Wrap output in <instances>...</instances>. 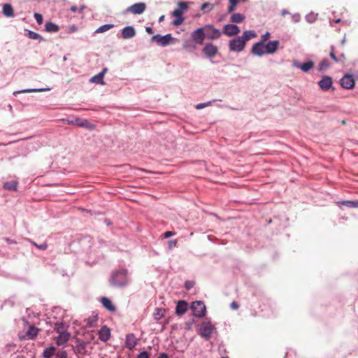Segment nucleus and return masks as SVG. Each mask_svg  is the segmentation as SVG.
<instances>
[{
	"label": "nucleus",
	"instance_id": "nucleus-1",
	"mask_svg": "<svg viewBox=\"0 0 358 358\" xmlns=\"http://www.w3.org/2000/svg\"><path fill=\"white\" fill-rule=\"evenodd\" d=\"M257 37V34L254 31H245L241 36H236L229 42V48L232 52H241L245 49L246 43L250 40Z\"/></svg>",
	"mask_w": 358,
	"mask_h": 358
},
{
	"label": "nucleus",
	"instance_id": "nucleus-2",
	"mask_svg": "<svg viewBox=\"0 0 358 358\" xmlns=\"http://www.w3.org/2000/svg\"><path fill=\"white\" fill-rule=\"evenodd\" d=\"M128 271L126 269H120L113 272L110 279V283L115 287H124L128 284Z\"/></svg>",
	"mask_w": 358,
	"mask_h": 358
},
{
	"label": "nucleus",
	"instance_id": "nucleus-3",
	"mask_svg": "<svg viewBox=\"0 0 358 358\" xmlns=\"http://www.w3.org/2000/svg\"><path fill=\"white\" fill-rule=\"evenodd\" d=\"M192 4V2H178L177 8L172 12V16L174 17L173 22H183L185 20L183 14L188 10Z\"/></svg>",
	"mask_w": 358,
	"mask_h": 358
},
{
	"label": "nucleus",
	"instance_id": "nucleus-4",
	"mask_svg": "<svg viewBox=\"0 0 358 358\" xmlns=\"http://www.w3.org/2000/svg\"><path fill=\"white\" fill-rule=\"evenodd\" d=\"M152 42H155L159 46L164 47L170 44L176 43L178 40L172 37L171 34H168L164 36L159 34L154 35L151 38Z\"/></svg>",
	"mask_w": 358,
	"mask_h": 358
},
{
	"label": "nucleus",
	"instance_id": "nucleus-5",
	"mask_svg": "<svg viewBox=\"0 0 358 358\" xmlns=\"http://www.w3.org/2000/svg\"><path fill=\"white\" fill-rule=\"evenodd\" d=\"M191 308L192 310L193 315L196 317H201L204 316L206 313V306L200 301H194L192 303Z\"/></svg>",
	"mask_w": 358,
	"mask_h": 358
},
{
	"label": "nucleus",
	"instance_id": "nucleus-6",
	"mask_svg": "<svg viewBox=\"0 0 358 358\" xmlns=\"http://www.w3.org/2000/svg\"><path fill=\"white\" fill-rule=\"evenodd\" d=\"M88 342L83 341L79 338L76 340V345L73 346V351L76 354L85 355L87 354V345Z\"/></svg>",
	"mask_w": 358,
	"mask_h": 358
},
{
	"label": "nucleus",
	"instance_id": "nucleus-7",
	"mask_svg": "<svg viewBox=\"0 0 358 358\" xmlns=\"http://www.w3.org/2000/svg\"><path fill=\"white\" fill-rule=\"evenodd\" d=\"M213 325L210 322H203L200 328L201 336L205 338H209L213 331Z\"/></svg>",
	"mask_w": 358,
	"mask_h": 358
},
{
	"label": "nucleus",
	"instance_id": "nucleus-8",
	"mask_svg": "<svg viewBox=\"0 0 358 358\" xmlns=\"http://www.w3.org/2000/svg\"><path fill=\"white\" fill-rule=\"evenodd\" d=\"M192 39L195 44L201 45L205 38L203 28H199L192 33Z\"/></svg>",
	"mask_w": 358,
	"mask_h": 358
},
{
	"label": "nucleus",
	"instance_id": "nucleus-9",
	"mask_svg": "<svg viewBox=\"0 0 358 358\" xmlns=\"http://www.w3.org/2000/svg\"><path fill=\"white\" fill-rule=\"evenodd\" d=\"M205 37L210 39L218 38L221 36L220 30L213 28L212 26H206L203 28Z\"/></svg>",
	"mask_w": 358,
	"mask_h": 358
},
{
	"label": "nucleus",
	"instance_id": "nucleus-10",
	"mask_svg": "<svg viewBox=\"0 0 358 358\" xmlns=\"http://www.w3.org/2000/svg\"><path fill=\"white\" fill-rule=\"evenodd\" d=\"M333 85V80L331 77L328 76H324L322 78V79L318 82V85L322 91L327 92L328 91Z\"/></svg>",
	"mask_w": 358,
	"mask_h": 358
},
{
	"label": "nucleus",
	"instance_id": "nucleus-11",
	"mask_svg": "<svg viewBox=\"0 0 358 358\" xmlns=\"http://www.w3.org/2000/svg\"><path fill=\"white\" fill-rule=\"evenodd\" d=\"M341 86L347 90L352 89L355 86V80L352 76L346 74L341 79Z\"/></svg>",
	"mask_w": 358,
	"mask_h": 358
},
{
	"label": "nucleus",
	"instance_id": "nucleus-12",
	"mask_svg": "<svg viewBox=\"0 0 358 358\" xmlns=\"http://www.w3.org/2000/svg\"><path fill=\"white\" fill-rule=\"evenodd\" d=\"M146 5L145 3H136L129 8H127V11L133 14H141L145 10Z\"/></svg>",
	"mask_w": 358,
	"mask_h": 358
},
{
	"label": "nucleus",
	"instance_id": "nucleus-13",
	"mask_svg": "<svg viewBox=\"0 0 358 358\" xmlns=\"http://www.w3.org/2000/svg\"><path fill=\"white\" fill-rule=\"evenodd\" d=\"M240 32V29L235 24H227L223 29V34L228 36H235Z\"/></svg>",
	"mask_w": 358,
	"mask_h": 358
},
{
	"label": "nucleus",
	"instance_id": "nucleus-14",
	"mask_svg": "<svg viewBox=\"0 0 358 358\" xmlns=\"http://www.w3.org/2000/svg\"><path fill=\"white\" fill-rule=\"evenodd\" d=\"M265 45L262 42H258L255 43L251 49V53L257 56H262L266 54Z\"/></svg>",
	"mask_w": 358,
	"mask_h": 358
},
{
	"label": "nucleus",
	"instance_id": "nucleus-15",
	"mask_svg": "<svg viewBox=\"0 0 358 358\" xmlns=\"http://www.w3.org/2000/svg\"><path fill=\"white\" fill-rule=\"evenodd\" d=\"M203 51L206 57L209 58L214 57L217 52V48L212 43H207L205 45Z\"/></svg>",
	"mask_w": 358,
	"mask_h": 358
},
{
	"label": "nucleus",
	"instance_id": "nucleus-16",
	"mask_svg": "<svg viewBox=\"0 0 358 358\" xmlns=\"http://www.w3.org/2000/svg\"><path fill=\"white\" fill-rule=\"evenodd\" d=\"M86 9L87 7L84 5H80L79 6H72L69 9V12L73 13L75 14L73 17H77L78 20H82L83 18V12Z\"/></svg>",
	"mask_w": 358,
	"mask_h": 358
},
{
	"label": "nucleus",
	"instance_id": "nucleus-17",
	"mask_svg": "<svg viewBox=\"0 0 358 358\" xmlns=\"http://www.w3.org/2000/svg\"><path fill=\"white\" fill-rule=\"evenodd\" d=\"M70 336V334L67 331L60 333L58 336L55 338V342L57 345H63L69 341Z\"/></svg>",
	"mask_w": 358,
	"mask_h": 358
},
{
	"label": "nucleus",
	"instance_id": "nucleus-18",
	"mask_svg": "<svg viewBox=\"0 0 358 358\" xmlns=\"http://www.w3.org/2000/svg\"><path fill=\"white\" fill-rule=\"evenodd\" d=\"M279 45V41H269L265 45V51L266 54H273L275 52V51L278 49V47Z\"/></svg>",
	"mask_w": 358,
	"mask_h": 358
},
{
	"label": "nucleus",
	"instance_id": "nucleus-19",
	"mask_svg": "<svg viewBox=\"0 0 358 358\" xmlns=\"http://www.w3.org/2000/svg\"><path fill=\"white\" fill-rule=\"evenodd\" d=\"M110 337V329L104 326L101 328L99 331V338L103 342H106L109 340Z\"/></svg>",
	"mask_w": 358,
	"mask_h": 358
},
{
	"label": "nucleus",
	"instance_id": "nucleus-20",
	"mask_svg": "<svg viewBox=\"0 0 358 358\" xmlns=\"http://www.w3.org/2000/svg\"><path fill=\"white\" fill-rule=\"evenodd\" d=\"M106 71H107V69L104 68L99 73H98L97 75L92 77L90 78V82L91 83H96V84L103 85L104 84V81H103V78L105 73H106Z\"/></svg>",
	"mask_w": 358,
	"mask_h": 358
},
{
	"label": "nucleus",
	"instance_id": "nucleus-21",
	"mask_svg": "<svg viewBox=\"0 0 358 358\" xmlns=\"http://www.w3.org/2000/svg\"><path fill=\"white\" fill-rule=\"evenodd\" d=\"M187 310V303L185 301H179L176 307V313L178 315H183Z\"/></svg>",
	"mask_w": 358,
	"mask_h": 358
},
{
	"label": "nucleus",
	"instance_id": "nucleus-22",
	"mask_svg": "<svg viewBox=\"0 0 358 358\" xmlns=\"http://www.w3.org/2000/svg\"><path fill=\"white\" fill-rule=\"evenodd\" d=\"M137 343V340L135 336L133 334H128L126 338V347L131 350L133 349Z\"/></svg>",
	"mask_w": 358,
	"mask_h": 358
},
{
	"label": "nucleus",
	"instance_id": "nucleus-23",
	"mask_svg": "<svg viewBox=\"0 0 358 358\" xmlns=\"http://www.w3.org/2000/svg\"><path fill=\"white\" fill-rule=\"evenodd\" d=\"M122 35V38L125 39L131 38L135 35V30L133 27H126L123 29Z\"/></svg>",
	"mask_w": 358,
	"mask_h": 358
},
{
	"label": "nucleus",
	"instance_id": "nucleus-24",
	"mask_svg": "<svg viewBox=\"0 0 358 358\" xmlns=\"http://www.w3.org/2000/svg\"><path fill=\"white\" fill-rule=\"evenodd\" d=\"M101 301V303L103 306V307L105 308H106L107 310L112 311V312L115 310V307L113 304V303L110 299H108L107 297H102Z\"/></svg>",
	"mask_w": 358,
	"mask_h": 358
},
{
	"label": "nucleus",
	"instance_id": "nucleus-25",
	"mask_svg": "<svg viewBox=\"0 0 358 358\" xmlns=\"http://www.w3.org/2000/svg\"><path fill=\"white\" fill-rule=\"evenodd\" d=\"M38 331L39 329L38 328L31 325L27 331L26 336L28 339H34L37 336Z\"/></svg>",
	"mask_w": 358,
	"mask_h": 358
},
{
	"label": "nucleus",
	"instance_id": "nucleus-26",
	"mask_svg": "<svg viewBox=\"0 0 358 358\" xmlns=\"http://www.w3.org/2000/svg\"><path fill=\"white\" fill-rule=\"evenodd\" d=\"M3 14L6 17H12L14 15V11L12 6L9 3H5L2 9Z\"/></svg>",
	"mask_w": 358,
	"mask_h": 358
},
{
	"label": "nucleus",
	"instance_id": "nucleus-27",
	"mask_svg": "<svg viewBox=\"0 0 358 358\" xmlns=\"http://www.w3.org/2000/svg\"><path fill=\"white\" fill-rule=\"evenodd\" d=\"M98 320L97 315H92L85 320L87 327L91 328L96 326Z\"/></svg>",
	"mask_w": 358,
	"mask_h": 358
},
{
	"label": "nucleus",
	"instance_id": "nucleus-28",
	"mask_svg": "<svg viewBox=\"0 0 358 358\" xmlns=\"http://www.w3.org/2000/svg\"><path fill=\"white\" fill-rule=\"evenodd\" d=\"M315 66V63L312 60H309L305 63H303L301 66H300V69L303 72H308L311 69H313Z\"/></svg>",
	"mask_w": 358,
	"mask_h": 358
},
{
	"label": "nucleus",
	"instance_id": "nucleus-29",
	"mask_svg": "<svg viewBox=\"0 0 358 358\" xmlns=\"http://www.w3.org/2000/svg\"><path fill=\"white\" fill-rule=\"evenodd\" d=\"M166 313V309L164 308H156L153 314L154 319L157 321L159 320L164 317Z\"/></svg>",
	"mask_w": 358,
	"mask_h": 358
},
{
	"label": "nucleus",
	"instance_id": "nucleus-30",
	"mask_svg": "<svg viewBox=\"0 0 358 358\" xmlns=\"http://www.w3.org/2000/svg\"><path fill=\"white\" fill-rule=\"evenodd\" d=\"M18 182L15 180L6 182L3 184V188L8 190H16Z\"/></svg>",
	"mask_w": 358,
	"mask_h": 358
},
{
	"label": "nucleus",
	"instance_id": "nucleus-31",
	"mask_svg": "<svg viewBox=\"0 0 358 358\" xmlns=\"http://www.w3.org/2000/svg\"><path fill=\"white\" fill-rule=\"evenodd\" d=\"M67 326L63 322H56L55 324V330L58 333H63L67 331Z\"/></svg>",
	"mask_w": 358,
	"mask_h": 358
},
{
	"label": "nucleus",
	"instance_id": "nucleus-32",
	"mask_svg": "<svg viewBox=\"0 0 358 358\" xmlns=\"http://www.w3.org/2000/svg\"><path fill=\"white\" fill-rule=\"evenodd\" d=\"M56 348L54 346H51L44 350L43 357L44 358H52L55 355Z\"/></svg>",
	"mask_w": 358,
	"mask_h": 358
},
{
	"label": "nucleus",
	"instance_id": "nucleus-33",
	"mask_svg": "<svg viewBox=\"0 0 358 358\" xmlns=\"http://www.w3.org/2000/svg\"><path fill=\"white\" fill-rule=\"evenodd\" d=\"M245 18V15L241 13H234L231 16V22H242Z\"/></svg>",
	"mask_w": 358,
	"mask_h": 358
},
{
	"label": "nucleus",
	"instance_id": "nucleus-34",
	"mask_svg": "<svg viewBox=\"0 0 358 358\" xmlns=\"http://www.w3.org/2000/svg\"><path fill=\"white\" fill-rule=\"evenodd\" d=\"M182 47L185 50H186L189 52H192V51L195 50L196 48L194 43L193 41H185L183 43Z\"/></svg>",
	"mask_w": 358,
	"mask_h": 358
},
{
	"label": "nucleus",
	"instance_id": "nucleus-35",
	"mask_svg": "<svg viewBox=\"0 0 358 358\" xmlns=\"http://www.w3.org/2000/svg\"><path fill=\"white\" fill-rule=\"evenodd\" d=\"M341 204L349 208H358V200L357 201H343L340 203Z\"/></svg>",
	"mask_w": 358,
	"mask_h": 358
},
{
	"label": "nucleus",
	"instance_id": "nucleus-36",
	"mask_svg": "<svg viewBox=\"0 0 358 358\" xmlns=\"http://www.w3.org/2000/svg\"><path fill=\"white\" fill-rule=\"evenodd\" d=\"M330 66L329 62L327 59H324L322 61H321L318 65V71H323L326 70L327 68H329Z\"/></svg>",
	"mask_w": 358,
	"mask_h": 358
},
{
	"label": "nucleus",
	"instance_id": "nucleus-37",
	"mask_svg": "<svg viewBox=\"0 0 358 358\" xmlns=\"http://www.w3.org/2000/svg\"><path fill=\"white\" fill-rule=\"evenodd\" d=\"M45 30L49 32H56L59 30L57 24H45Z\"/></svg>",
	"mask_w": 358,
	"mask_h": 358
},
{
	"label": "nucleus",
	"instance_id": "nucleus-38",
	"mask_svg": "<svg viewBox=\"0 0 358 358\" xmlns=\"http://www.w3.org/2000/svg\"><path fill=\"white\" fill-rule=\"evenodd\" d=\"M113 27V24H105L103 26L100 27L96 29V32L97 33H103L105 32Z\"/></svg>",
	"mask_w": 358,
	"mask_h": 358
},
{
	"label": "nucleus",
	"instance_id": "nucleus-39",
	"mask_svg": "<svg viewBox=\"0 0 358 358\" xmlns=\"http://www.w3.org/2000/svg\"><path fill=\"white\" fill-rule=\"evenodd\" d=\"M76 124L81 127H89L90 123L87 120L76 119Z\"/></svg>",
	"mask_w": 358,
	"mask_h": 358
},
{
	"label": "nucleus",
	"instance_id": "nucleus-40",
	"mask_svg": "<svg viewBox=\"0 0 358 358\" xmlns=\"http://www.w3.org/2000/svg\"><path fill=\"white\" fill-rule=\"evenodd\" d=\"M239 1L240 0H229V3H230V6L228 8L229 13H231L235 10L236 6L238 4V3L239 2Z\"/></svg>",
	"mask_w": 358,
	"mask_h": 358
},
{
	"label": "nucleus",
	"instance_id": "nucleus-41",
	"mask_svg": "<svg viewBox=\"0 0 358 358\" xmlns=\"http://www.w3.org/2000/svg\"><path fill=\"white\" fill-rule=\"evenodd\" d=\"M212 8H213V6L210 3H203L201 5L200 10L203 12H206V11L210 10L212 9Z\"/></svg>",
	"mask_w": 358,
	"mask_h": 358
},
{
	"label": "nucleus",
	"instance_id": "nucleus-42",
	"mask_svg": "<svg viewBox=\"0 0 358 358\" xmlns=\"http://www.w3.org/2000/svg\"><path fill=\"white\" fill-rule=\"evenodd\" d=\"M28 36L31 39H38L41 38V36L31 31H28L27 33Z\"/></svg>",
	"mask_w": 358,
	"mask_h": 358
},
{
	"label": "nucleus",
	"instance_id": "nucleus-43",
	"mask_svg": "<svg viewBox=\"0 0 358 358\" xmlns=\"http://www.w3.org/2000/svg\"><path fill=\"white\" fill-rule=\"evenodd\" d=\"M317 14H314V13H310L309 15H307L306 18H307V21L308 22H311L312 21H315L317 20Z\"/></svg>",
	"mask_w": 358,
	"mask_h": 358
},
{
	"label": "nucleus",
	"instance_id": "nucleus-44",
	"mask_svg": "<svg viewBox=\"0 0 358 358\" xmlns=\"http://www.w3.org/2000/svg\"><path fill=\"white\" fill-rule=\"evenodd\" d=\"M33 244H34V245L37 248H38V249H40V250H46V249H47V248H48V245H47V243H42V244L38 245V244L36 243L35 242H33Z\"/></svg>",
	"mask_w": 358,
	"mask_h": 358
},
{
	"label": "nucleus",
	"instance_id": "nucleus-45",
	"mask_svg": "<svg viewBox=\"0 0 358 358\" xmlns=\"http://www.w3.org/2000/svg\"><path fill=\"white\" fill-rule=\"evenodd\" d=\"M270 38V33L266 32L264 34L261 36V41L264 43Z\"/></svg>",
	"mask_w": 358,
	"mask_h": 358
},
{
	"label": "nucleus",
	"instance_id": "nucleus-46",
	"mask_svg": "<svg viewBox=\"0 0 358 358\" xmlns=\"http://www.w3.org/2000/svg\"><path fill=\"white\" fill-rule=\"evenodd\" d=\"M57 358H67V352L65 350H62L57 353Z\"/></svg>",
	"mask_w": 358,
	"mask_h": 358
},
{
	"label": "nucleus",
	"instance_id": "nucleus-47",
	"mask_svg": "<svg viewBox=\"0 0 358 358\" xmlns=\"http://www.w3.org/2000/svg\"><path fill=\"white\" fill-rule=\"evenodd\" d=\"M194 285V282L192 281H186L185 283V287L186 289L189 290L192 289Z\"/></svg>",
	"mask_w": 358,
	"mask_h": 358
},
{
	"label": "nucleus",
	"instance_id": "nucleus-48",
	"mask_svg": "<svg viewBox=\"0 0 358 358\" xmlns=\"http://www.w3.org/2000/svg\"><path fill=\"white\" fill-rule=\"evenodd\" d=\"M44 91L43 89H31V90H24L20 91V93H28V92H43Z\"/></svg>",
	"mask_w": 358,
	"mask_h": 358
},
{
	"label": "nucleus",
	"instance_id": "nucleus-49",
	"mask_svg": "<svg viewBox=\"0 0 358 358\" xmlns=\"http://www.w3.org/2000/svg\"><path fill=\"white\" fill-rule=\"evenodd\" d=\"M330 55V57L335 62H338V57L336 56L335 53H334V47H331V51L329 54Z\"/></svg>",
	"mask_w": 358,
	"mask_h": 358
},
{
	"label": "nucleus",
	"instance_id": "nucleus-50",
	"mask_svg": "<svg viewBox=\"0 0 358 358\" xmlns=\"http://www.w3.org/2000/svg\"><path fill=\"white\" fill-rule=\"evenodd\" d=\"M34 18L36 20L37 22H43V16L40 13H36L34 14Z\"/></svg>",
	"mask_w": 358,
	"mask_h": 358
},
{
	"label": "nucleus",
	"instance_id": "nucleus-51",
	"mask_svg": "<svg viewBox=\"0 0 358 358\" xmlns=\"http://www.w3.org/2000/svg\"><path fill=\"white\" fill-rule=\"evenodd\" d=\"M210 104V102H208V103H199V104H197L196 106V109H202L203 108H205L206 106H208Z\"/></svg>",
	"mask_w": 358,
	"mask_h": 358
},
{
	"label": "nucleus",
	"instance_id": "nucleus-52",
	"mask_svg": "<svg viewBox=\"0 0 358 358\" xmlns=\"http://www.w3.org/2000/svg\"><path fill=\"white\" fill-rule=\"evenodd\" d=\"M175 234H176V233L168 231L164 234V238H168L172 236H174Z\"/></svg>",
	"mask_w": 358,
	"mask_h": 358
},
{
	"label": "nucleus",
	"instance_id": "nucleus-53",
	"mask_svg": "<svg viewBox=\"0 0 358 358\" xmlns=\"http://www.w3.org/2000/svg\"><path fill=\"white\" fill-rule=\"evenodd\" d=\"M138 358H149V355L147 352H142L139 354Z\"/></svg>",
	"mask_w": 358,
	"mask_h": 358
},
{
	"label": "nucleus",
	"instance_id": "nucleus-54",
	"mask_svg": "<svg viewBox=\"0 0 358 358\" xmlns=\"http://www.w3.org/2000/svg\"><path fill=\"white\" fill-rule=\"evenodd\" d=\"M177 245V241L176 240H172L169 241V248H172L173 247H176Z\"/></svg>",
	"mask_w": 358,
	"mask_h": 358
},
{
	"label": "nucleus",
	"instance_id": "nucleus-55",
	"mask_svg": "<svg viewBox=\"0 0 358 358\" xmlns=\"http://www.w3.org/2000/svg\"><path fill=\"white\" fill-rule=\"evenodd\" d=\"M231 308L234 310H236L238 308V304L236 301H233L231 305Z\"/></svg>",
	"mask_w": 358,
	"mask_h": 358
},
{
	"label": "nucleus",
	"instance_id": "nucleus-56",
	"mask_svg": "<svg viewBox=\"0 0 358 358\" xmlns=\"http://www.w3.org/2000/svg\"><path fill=\"white\" fill-rule=\"evenodd\" d=\"M300 20V16L299 15H294L292 16V20L294 22H298Z\"/></svg>",
	"mask_w": 358,
	"mask_h": 358
},
{
	"label": "nucleus",
	"instance_id": "nucleus-57",
	"mask_svg": "<svg viewBox=\"0 0 358 358\" xmlns=\"http://www.w3.org/2000/svg\"><path fill=\"white\" fill-rule=\"evenodd\" d=\"M293 65L298 69H300V66H301V64H300L298 62L296 61L293 62Z\"/></svg>",
	"mask_w": 358,
	"mask_h": 358
},
{
	"label": "nucleus",
	"instance_id": "nucleus-58",
	"mask_svg": "<svg viewBox=\"0 0 358 358\" xmlns=\"http://www.w3.org/2000/svg\"><path fill=\"white\" fill-rule=\"evenodd\" d=\"M158 358H169L167 355L165 353L161 354Z\"/></svg>",
	"mask_w": 358,
	"mask_h": 358
},
{
	"label": "nucleus",
	"instance_id": "nucleus-59",
	"mask_svg": "<svg viewBox=\"0 0 358 358\" xmlns=\"http://www.w3.org/2000/svg\"><path fill=\"white\" fill-rule=\"evenodd\" d=\"M146 31L149 34H152L153 33L152 29L151 27H146Z\"/></svg>",
	"mask_w": 358,
	"mask_h": 358
},
{
	"label": "nucleus",
	"instance_id": "nucleus-60",
	"mask_svg": "<svg viewBox=\"0 0 358 358\" xmlns=\"http://www.w3.org/2000/svg\"><path fill=\"white\" fill-rule=\"evenodd\" d=\"M281 14H282V15H285V14H289V13L287 10H283L281 12Z\"/></svg>",
	"mask_w": 358,
	"mask_h": 358
},
{
	"label": "nucleus",
	"instance_id": "nucleus-61",
	"mask_svg": "<svg viewBox=\"0 0 358 358\" xmlns=\"http://www.w3.org/2000/svg\"><path fill=\"white\" fill-rule=\"evenodd\" d=\"M164 20V15H162L159 19V22H162L163 20Z\"/></svg>",
	"mask_w": 358,
	"mask_h": 358
},
{
	"label": "nucleus",
	"instance_id": "nucleus-62",
	"mask_svg": "<svg viewBox=\"0 0 358 358\" xmlns=\"http://www.w3.org/2000/svg\"><path fill=\"white\" fill-rule=\"evenodd\" d=\"M341 22V19H337V20H336L334 21V22H336V23H338V22Z\"/></svg>",
	"mask_w": 358,
	"mask_h": 358
},
{
	"label": "nucleus",
	"instance_id": "nucleus-63",
	"mask_svg": "<svg viewBox=\"0 0 358 358\" xmlns=\"http://www.w3.org/2000/svg\"><path fill=\"white\" fill-rule=\"evenodd\" d=\"M222 358H228V357H222Z\"/></svg>",
	"mask_w": 358,
	"mask_h": 358
},
{
	"label": "nucleus",
	"instance_id": "nucleus-64",
	"mask_svg": "<svg viewBox=\"0 0 358 358\" xmlns=\"http://www.w3.org/2000/svg\"><path fill=\"white\" fill-rule=\"evenodd\" d=\"M101 358H103V357H101Z\"/></svg>",
	"mask_w": 358,
	"mask_h": 358
}]
</instances>
